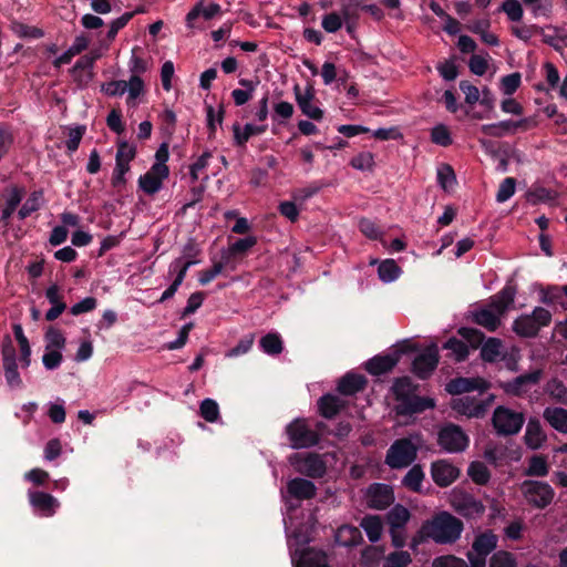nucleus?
<instances>
[{
    "label": "nucleus",
    "mask_w": 567,
    "mask_h": 567,
    "mask_svg": "<svg viewBox=\"0 0 567 567\" xmlns=\"http://www.w3.org/2000/svg\"><path fill=\"white\" fill-rule=\"evenodd\" d=\"M463 522L449 512H440L425 520L420 528L421 538H430L436 544H454L461 538Z\"/></svg>",
    "instance_id": "f257e3e1"
},
{
    "label": "nucleus",
    "mask_w": 567,
    "mask_h": 567,
    "mask_svg": "<svg viewBox=\"0 0 567 567\" xmlns=\"http://www.w3.org/2000/svg\"><path fill=\"white\" fill-rule=\"evenodd\" d=\"M515 296V286L506 285L498 293L491 298L486 307L473 313L474 321L488 331H495L501 326L502 317L514 303Z\"/></svg>",
    "instance_id": "f03ea898"
},
{
    "label": "nucleus",
    "mask_w": 567,
    "mask_h": 567,
    "mask_svg": "<svg viewBox=\"0 0 567 567\" xmlns=\"http://www.w3.org/2000/svg\"><path fill=\"white\" fill-rule=\"evenodd\" d=\"M392 391L398 402L395 411L400 415L421 413L435 406L433 399L422 398L415 394V386L409 378L395 380Z\"/></svg>",
    "instance_id": "7ed1b4c3"
},
{
    "label": "nucleus",
    "mask_w": 567,
    "mask_h": 567,
    "mask_svg": "<svg viewBox=\"0 0 567 567\" xmlns=\"http://www.w3.org/2000/svg\"><path fill=\"white\" fill-rule=\"evenodd\" d=\"M551 313L545 308L536 307L532 313L522 315L513 322V331L523 338H533L539 330L549 326Z\"/></svg>",
    "instance_id": "20e7f679"
},
{
    "label": "nucleus",
    "mask_w": 567,
    "mask_h": 567,
    "mask_svg": "<svg viewBox=\"0 0 567 567\" xmlns=\"http://www.w3.org/2000/svg\"><path fill=\"white\" fill-rule=\"evenodd\" d=\"M519 491L526 503L535 508L543 509L551 504L555 497L554 488L546 482L526 480Z\"/></svg>",
    "instance_id": "39448f33"
},
{
    "label": "nucleus",
    "mask_w": 567,
    "mask_h": 567,
    "mask_svg": "<svg viewBox=\"0 0 567 567\" xmlns=\"http://www.w3.org/2000/svg\"><path fill=\"white\" fill-rule=\"evenodd\" d=\"M417 446L410 439L396 440L386 451L385 464L391 468H404L416 458Z\"/></svg>",
    "instance_id": "423d86ee"
},
{
    "label": "nucleus",
    "mask_w": 567,
    "mask_h": 567,
    "mask_svg": "<svg viewBox=\"0 0 567 567\" xmlns=\"http://www.w3.org/2000/svg\"><path fill=\"white\" fill-rule=\"evenodd\" d=\"M286 434L292 449H307L319 442V434L313 431L306 419H296L286 426Z\"/></svg>",
    "instance_id": "0eeeda50"
},
{
    "label": "nucleus",
    "mask_w": 567,
    "mask_h": 567,
    "mask_svg": "<svg viewBox=\"0 0 567 567\" xmlns=\"http://www.w3.org/2000/svg\"><path fill=\"white\" fill-rule=\"evenodd\" d=\"M497 542V536L491 530L476 535L467 553L471 567H485L486 557L496 548Z\"/></svg>",
    "instance_id": "6e6552de"
},
{
    "label": "nucleus",
    "mask_w": 567,
    "mask_h": 567,
    "mask_svg": "<svg viewBox=\"0 0 567 567\" xmlns=\"http://www.w3.org/2000/svg\"><path fill=\"white\" fill-rule=\"evenodd\" d=\"M524 421L525 417L523 413L505 406H497L492 417L494 429L502 435L517 434L520 431Z\"/></svg>",
    "instance_id": "1a4fd4ad"
},
{
    "label": "nucleus",
    "mask_w": 567,
    "mask_h": 567,
    "mask_svg": "<svg viewBox=\"0 0 567 567\" xmlns=\"http://www.w3.org/2000/svg\"><path fill=\"white\" fill-rule=\"evenodd\" d=\"M493 400V395H488L486 399L465 395L452 399L450 405L457 414L464 415L468 419H480L486 414Z\"/></svg>",
    "instance_id": "9d476101"
},
{
    "label": "nucleus",
    "mask_w": 567,
    "mask_h": 567,
    "mask_svg": "<svg viewBox=\"0 0 567 567\" xmlns=\"http://www.w3.org/2000/svg\"><path fill=\"white\" fill-rule=\"evenodd\" d=\"M450 505L456 513L465 518H478L485 512V506L481 501L460 489L452 491Z\"/></svg>",
    "instance_id": "9b49d317"
},
{
    "label": "nucleus",
    "mask_w": 567,
    "mask_h": 567,
    "mask_svg": "<svg viewBox=\"0 0 567 567\" xmlns=\"http://www.w3.org/2000/svg\"><path fill=\"white\" fill-rule=\"evenodd\" d=\"M437 442L444 451L460 453L468 446L470 439L461 426L449 423L440 430Z\"/></svg>",
    "instance_id": "f8f14e48"
},
{
    "label": "nucleus",
    "mask_w": 567,
    "mask_h": 567,
    "mask_svg": "<svg viewBox=\"0 0 567 567\" xmlns=\"http://www.w3.org/2000/svg\"><path fill=\"white\" fill-rule=\"evenodd\" d=\"M1 354L8 385L10 388H21L23 383L18 371L17 352L10 336L3 338Z\"/></svg>",
    "instance_id": "ddd939ff"
},
{
    "label": "nucleus",
    "mask_w": 567,
    "mask_h": 567,
    "mask_svg": "<svg viewBox=\"0 0 567 567\" xmlns=\"http://www.w3.org/2000/svg\"><path fill=\"white\" fill-rule=\"evenodd\" d=\"M290 463L298 473L310 477H321L326 473V464L318 454H295Z\"/></svg>",
    "instance_id": "4468645a"
},
{
    "label": "nucleus",
    "mask_w": 567,
    "mask_h": 567,
    "mask_svg": "<svg viewBox=\"0 0 567 567\" xmlns=\"http://www.w3.org/2000/svg\"><path fill=\"white\" fill-rule=\"evenodd\" d=\"M394 499L393 488L386 484L374 483L365 492L367 504L373 509H384L393 504Z\"/></svg>",
    "instance_id": "2eb2a0df"
},
{
    "label": "nucleus",
    "mask_w": 567,
    "mask_h": 567,
    "mask_svg": "<svg viewBox=\"0 0 567 567\" xmlns=\"http://www.w3.org/2000/svg\"><path fill=\"white\" fill-rule=\"evenodd\" d=\"M439 348L431 344L423 352L415 357L413 361V373L420 379L429 378L436 369L439 363Z\"/></svg>",
    "instance_id": "dca6fc26"
},
{
    "label": "nucleus",
    "mask_w": 567,
    "mask_h": 567,
    "mask_svg": "<svg viewBox=\"0 0 567 567\" xmlns=\"http://www.w3.org/2000/svg\"><path fill=\"white\" fill-rule=\"evenodd\" d=\"M489 383L480 377L476 378H455L445 385L447 393L452 395H460L472 391L483 393L488 390Z\"/></svg>",
    "instance_id": "f3484780"
},
{
    "label": "nucleus",
    "mask_w": 567,
    "mask_h": 567,
    "mask_svg": "<svg viewBox=\"0 0 567 567\" xmlns=\"http://www.w3.org/2000/svg\"><path fill=\"white\" fill-rule=\"evenodd\" d=\"M431 476L440 487H446L457 480L460 470L446 460H439L431 465Z\"/></svg>",
    "instance_id": "a211bd4d"
},
{
    "label": "nucleus",
    "mask_w": 567,
    "mask_h": 567,
    "mask_svg": "<svg viewBox=\"0 0 567 567\" xmlns=\"http://www.w3.org/2000/svg\"><path fill=\"white\" fill-rule=\"evenodd\" d=\"M168 168L155 167L152 165L144 175L140 176L138 186L144 193L154 195L162 188L163 182L168 177Z\"/></svg>",
    "instance_id": "6ab92c4d"
},
{
    "label": "nucleus",
    "mask_w": 567,
    "mask_h": 567,
    "mask_svg": "<svg viewBox=\"0 0 567 567\" xmlns=\"http://www.w3.org/2000/svg\"><path fill=\"white\" fill-rule=\"evenodd\" d=\"M28 496L31 506L45 517L53 516L60 506L59 501L54 496L44 492L31 491Z\"/></svg>",
    "instance_id": "aec40b11"
},
{
    "label": "nucleus",
    "mask_w": 567,
    "mask_h": 567,
    "mask_svg": "<svg viewBox=\"0 0 567 567\" xmlns=\"http://www.w3.org/2000/svg\"><path fill=\"white\" fill-rule=\"evenodd\" d=\"M539 380L540 371H533L522 374L512 381L504 382L502 388L507 394L522 395L526 393L532 385L538 383Z\"/></svg>",
    "instance_id": "412c9836"
},
{
    "label": "nucleus",
    "mask_w": 567,
    "mask_h": 567,
    "mask_svg": "<svg viewBox=\"0 0 567 567\" xmlns=\"http://www.w3.org/2000/svg\"><path fill=\"white\" fill-rule=\"evenodd\" d=\"M400 360V353L394 352L385 355H375L367 364V371L372 375H381L391 371Z\"/></svg>",
    "instance_id": "4be33fe9"
},
{
    "label": "nucleus",
    "mask_w": 567,
    "mask_h": 567,
    "mask_svg": "<svg viewBox=\"0 0 567 567\" xmlns=\"http://www.w3.org/2000/svg\"><path fill=\"white\" fill-rule=\"evenodd\" d=\"M221 12L218 3L205 4V0L198 1L186 16V23L188 28H194L195 20L203 17L205 20H210Z\"/></svg>",
    "instance_id": "5701e85b"
},
{
    "label": "nucleus",
    "mask_w": 567,
    "mask_h": 567,
    "mask_svg": "<svg viewBox=\"0 0 567 567\" xmlns=\"http://www.w3.org/2000/svg\"><path fill=\"white\" fill-rule=\"evenodd\" d=\"M296 91V101L301 110V112L316 121H319L323 116V112L320 107H318L316 104H313V92L311 90H307L305 93H301L299 91V87H295Z\"/></svg>",
    "instance_id": "b1692460"
},
{
    "label": "nucleus",
    "mask_w": 567,
    "mask_h": 567,
    "mask_svg": "<svg viewBox=\"0 0 567 567\" xmlns=\"http://www.w3.org/2000/svg\"><path fill=\"white\" fill-rule=\"evenodd\" d=\"M346 405V402L333 394H326L318 401L320 414L326 419L334 417Z\"/></svg>",
    "instance_id": "393cba45"
},
{
    "label": "nucleus",
    "mask_w": 567,
    "mask_h": 567,
    "mask_svg": "<svg viewBox=\"0 0 567 567\" xmlns=\"http://www.w3.org/2000/svg\"><path fill=\"white\" fill-rule=\"evenodd\" d=\"M288 493L299 499H310L316 495V486L305 478H293L288 483Z\"/></svg>",
    "instance_id": "a878e982"
},
{
    "label": "nucleus",
    "mask_w": 567,
    "mask_h": 567,
    "mask_svg": "<svg viewBox=\"0 0 567 567\" xmlns=\"http://www.w3.org/2000/svg\"><path fill=\"white\" fill-rule=\"evenodd\" d=\"M543 417L559 433L567 434V410L563 408H546Z\"/></svg>",
    "instance_id": "bb28decb"
},
{
    "label": "nucleus",
    "mask_w": 567,
    "mask_h": 567,
    "mask_svg": "<svg viewBox=\"0 0 567 567\" xmlns=\"http://www.w3.org/2000/svg\"><path fill=\"white\" fill-rule=\"evenodd\" d=\"M483 361L493 363L504 358L503 342L497 338H488L481 348Z\"/></svg>",
    "instance_id": "cd10ccee"
},
{
    "label": "nucleus",
    "mask_w": 567,
    "mask_h": 567,
    "mask_svg": "<svg viewBox=\"0 0 567 567\" xmlns=\"http://www.w3.org/2000/svg\"><path fill=\"white\" fill-rule=\"evenodd\" d=\"M524 440L526 445L532 450L539 449L546 440V434L544 433L539 421L529 420L526 426V432L524 435Z\"/></svg>",
    "instance_id": "c85d7f7f"
},
{
    "label": "nucleus",
    "mask_w": 567,
    "mask_h": 567,
    "mask_svg": "<svg viewBox=\"0 0 567 567\" xmlns=\"http://www.w3.org/2000/svg\"><path fill=\"white\" fill-rule=\"evenodd\" d=\"M365 385V379L359 374H346L338 383V391L344 395H352Z\"/></svg>",
    "instance_id": "c756f323"
},
{
    "label": "nucleus",
    "mask_w": 567,
    "mask_h": 567,
    "mask_svg": "<svg viewBox=\"0 0 567 567\" xmlns=\"http://www.w3.org/2000/svg\"><path fill=\"white\" fill-rule=\"evenodd\" d=\"M361 528L365 532L370 542H378L383 532V524L379 516L368 515L362 518L360 523Z\"/></svg>",
    "instance_id": "7c9ffc66"
},
{
    "label": "nucleus",
    "mask_w": 567,
    "mask_h": 567,
    "mask_svg": "<svg viewBox=\"0 0 567 567\" xmlns=\"http://www.w3.org/2000/svg\"><path fill=\"white\" fill-rule=\"evenodd\" d=\"M410 518V511L401 504L394 505L386 514V522L390 528H405Z\"/></svg>",
    "instance_id": "2f4dec72"
},
{
    "label": "nucleus",
    "mask_w": 567,
    "mask_h": 567,
    "mask_svg": "<svg viewBox=\"0 0 567 567\" xmlns=\"http://www.w3.org/2000/svg\"><path fill=\"white\" fill-rule=\"evenodd\" d=\"M266 125L246 124L243 128L239 124H234V137L237 145H244L251 136L260 135L266 131Z\"/></svg>",
    "instance_id": "473e14b6"
},
{
    "label": "nucleus",
    "mask_w": 567,
    "mask_h": 567,
    "mask_svg": "<svg viewBox=\"0 0 567 567\" xmlns=\"http://www.w3.org/2000/svg\"><path fill=\"white\" fill-rule=\"evenodd\" d=\"M424 472L421 465L412 466L402 480V485L409 491L420 493L424 481Z\"/></svg>",
    "instance_id": "72a5a7b5"
},
{
    "label": "nucleus",
    "mask_w": 567,
    "mask_h": 567,
    "mask_svg": "<svg viewBox=\"0 0 567 567\" xmlns=\"http://www.w3.org/2000/svg\"><path fill=\"white\" fill-rule=\"evenodd\" d=\"M297 567H329L327 557L322 551L315 549L305 550L297 564Z\"/></svg>",
    "instance_id": "f704fd0d"
},
{
    "label": "nucleus",
    "mask_w": 567,
    "mask_h": 567,
    "mask_svg": "<svg viewBox=\"0 0 567 567\" xmlns=\"http://www.w3.org/2000/svg\"><path fill=\"white\" fill-rule=\"evenodd\" d=\"M497 124H498V127L501 128L502 133L504 135H506L508 133H514L517 130H522V131L530 130L537 125V121L535 120V117H524V118H520L519 121H511V120L501 121Z\"/></svg>",
    "instance_id": "c9c22d12"
},
{
    "label": "nucleus",
    "mask_w": 567,
    "mask_h": 567,
    "mask_svg": "<svg viewBox=\"0 0 567 567\" xmlns=\"http://www.w3.org/2000/svg\"><path fill=\"white\" fill-rule=\"evenodd\" d=\"M534 18H550L553 0H523Z\"/></svg>",
    "instance_id": "e433bc0d"
},
{
    "label": "nucleus",
    "mask_w": 567,
    "mask_h": 567,
    "mask_svg": "<svg viewBox=\"0 0 567 567\" xmlns=\"http://www.w3.org/2000/svg\"><path fill=\"white\" fill-rule=\"evenodd\" d=\"M259 346L262 351L270 355H277L282 352L284 344L280 336L276 332H270L259 340Z\"/></svg>",
    "instance_id": "4c0bfd02"
},
{
    "label": "nucleus",
    "mask_w": 567,
    "mask_h": 567,
    "mask_svg": "<svg viewBox=\"0 0 567 567\" xmlns=\"http://www.w3.org/2000/svg\"><path fill=\"white\" fill-rule=\"evenodd\" d=\"M13 332L19 343L22 367L28 368L31 363V347L28 338L24 336L23 329L20 324L13 326Z\"/></svg>",
    "instance_id": "58836bf2"
},
{
    "label": "nucleus",
    "mask_w": 567,
    "mask_h": 567,
    "mask_svg": "<svg viewBox=\"0 0 567 567\" xmlns=\"http://www.w3.org/2000/svg\"><path fill=\"white\" fill-rule=\"evenodd\" d=\"M361 539L359 528L353 526H342L337 530L336 540L342 546H354Z\"/></svg>",
    "instance_id": "ea45409f"
},
{
    "label": "nucleus",
    "mask_w": 567,
    "mask_h": 567,
    "mask_svg": "<svg viewBox=\"0 0 567 567\" xmlns=\"http://www.w3.org/2000/svg\"><path fill=\"white\" fill-rule=\"evenodd\" d=\"M444 349L451 351V357L457 362L464 361L470 354L468 346L457 338H450Z\"/></svg>",
    "instance_id": "a19ab883"
},
{
    "label": "nucleus",
    "mask_w": 567,
    "mask_h": 567,
    "mask_svg": "<svg viewBox=\"0 0 567 567\" xmlns=\"http://www.w3.org/2000/svg\"><path fill=\"white\" fill-rule=\"evenodd\" d=\"M545 392L555 401L567 403V386L558 379H551L547 382Z\"/></svg>",
    "instance_id": "79ce46f5"
},
{
    "label": "nucleus",
    "mask_w": 567,
    "mask_h": 567,
    "mask_svg": "<svg viewBox=\"0 0 567 567\" xmlns=\"http://www.w3.org/2000/svg\"><path fill=\"white\" fill-rule=\"evenodd\" d=\"M400 267L393 259H386L380 262L378 268L379 278L383 282H391L395 280L400 275Z\"/></svg>",
    "instance_id": "37998d69"
},
{
    "label": "nucleus",
    "mask_w": 567,
    "mask_h": 567,
    "mask_svg": "<svg viewBox=\"0 0 567 567\" xmlns=\"http://www.w3.org/2000/svg\"><path fill=\"white\" fill-rule=\"evenodd\" d=\"M549 466L545 456L534 455L530 457L528 467L525 471V474L528 476H540L544 477L548 474Z\"/></svg>",
    "instance_id": "c03bdc74"
},
{
    "label": "nucleus",
    "mask_w": 567,
    "mask_h": 567,
    "mask_svg": "<svg viewBox=\"0 0 567 567\" xmlns=\"http://www.w3.org/2000/svg\"><path fill=\"white\" fill-rule=\"evenodd\" d=\"M511 31L517 39L528 42L535 34L544 33V27L537 24L513 25Z\"/></svg>",
    "instance_id": "a18cd8bd"
},
{
    "label": "nucleus",
    "mask_w": 567,
    "mask_h": 567,
    "mask_svg": "<svg viewBox=\"0 0 567 567\" xmlns=\"http://www.w3.org/2000/svg\"><path fill=\"white\" fill-rule=\"evenodd\" d=\"M23 197V190L18 187H12L9 192L6 207L2 210V220H8L10 216L13 214L20 202Z\"/></svg>",
    "instance_id": "49530a36"
},
{
    "label": "nucleus",
    "mask_w": 567,
    "mask_h": 567,
    "mask_svg": "<svg viewBox=\"0 0 567 567\" xmlns=\"http://www.w3.org/2000/svg\"><path fill=\"white\" fill-rule=\"evenodd\" d=\"M467 473L473 482L480 485L486 484L489 480V471L487 466L482 462L471 463Z\"/></svg>",
    "instance_id": "de8ad7c7"
},
{
    "label": "nucleus",
    "mask_w": 567,
    "mask_h": 567,
    "mask_svg": "<svg viewBox=\"0 0 567 567\" xmlns=\"http://www.w3.org/2000/svg\"><path fill=\"white\" fill-rule=\"evenodd\" d=\"M199 412L202 417L209 423L216 422L219 417V406L217 402L212 399L202 401Z\"/></svg>",
    "instance_id": "09e8293b"
},
{
    "label": "nucleus",
    "mask_w": 567,
    "mask_h": 567,
    "mask_svg": "<svg viewBox=\"0 0 567 567\" xmlns=\"http://www.w3.org/2000/svg\"><path fill=\"white\" fill-rule=\"evenodd\" d=\"M501 10L514 22L520 21L524 14L523 7L518 0H505L502 3Z\"/></svg>",
    "instance_id": "8fccbe9b"
},
{
    "label": "nucleus",
    "mask_w": 567,
    "mask_h": 567,
    "mask_svg": "<svg viewBox=\"0 0 567 567\" xmlns=\"http://www.w3.org/2000/svg\"><path fill=\"white\" fill-rule=\"evenodd\" d=\"M412 561L409 551L400 550L391 553L383 564V567H408Z\"/></svg>",
    "instance_id": "3c124183"
},
{
    "label": "nucleus",
    "mask_w": 567,
    "mask_h": 567,
    "mask_svg": "<svg viewBox=\"0 0 567 567\" xmlns=\"http://www.w3.org/2000/svg\"><path fill=\"white\" fill-rule=\"evenodd\" d=\"M42 194L39 192H34L30 195V197L24 202L22 207L19 210V217L24 219L33 212L38 210L41 206Z\"/></svg>",
    "instance_id": "603ef678"
},
{
    "label": "nucleus",
    "mask_w": 567,
    "mask_h": 567,
    "mask_svg": "<svg viewBox=\"0 0 567 567\" xmlns=\"http://www.w3.org/2000/svg\"><path fill=\"white\" fill-rule=\"evenodd\" d=\"M47 346L49 350H60L65 344V338L62 332L55 328H50L45 333Z\"/></svg>",
    "instance_id": "864d4df0"
},
{
    "label": "nucleus",
    "mask_w": 567,
    "mask_h": 567,
    "mask_svg": "<svg viewBox=\"0 0 567 567\" xmlns=\"http://www.w3.org/2000/svg\"><path fill=\"white\" fill-rule=\"evenodd\" d=\"M489 567H516V559L513 554L499 550L492 556Z\"/></svg>",
    "instance_id": "5fc2aeb1"
},
{
    "label": "nucleus",
    "mask_w": 567,
    "mask_h": 567,
    "mask_svg": "<svg viewBox=\"0 0 567 567\" xmlns=\"http://www.w3.org/2000/svg\"><path fill=\"white\" fill-rule=\"evenodd\" d=\"M516 181L513 177L505 178L497 190L496 200L498 203H504L508 200L515 193Z\"/></svg>",
    "instance_id": "6e6d98bb"
},
{
    "label": "nucleus",
    "mask_w": 567,
    "mask_h": 567,
    "mask_svg": "<svg viewBox=\"0 0 567 567\" xmlns=\"http://www.w3.org/2000/svg\"><path fill=\"white\" fill-rule=\"evenodd\" d=\"M351 166L359 171H369L374 165L373 154L370 152H362L355 155L351 162Z\"/></svg>",
    "instance_id": "4d7b16f0"
},
{
    "label": "nucleus",
    "mask_w": 567,
    "mask_h": 567,
    "mask_svg": "<svg viewBox=\"0 0 567 567\" xmlns=\"http://www.w3.org/2000/svg\"><path fill=\"white\" fill-rule=\"evenodd\" d=\"M321 25L328 33H334L342 28L343 20L339 13L330 12L323 16Z\"/></svg>",
    "instance_id": "13d9d810"
},
{
    "label": "nucleus",
    "mask_w": 567,
    "mask_h": 567,
    "mask_svg": "<svg viewBox=\"0 0 567 567\" xmlns=\"http://www.w3.org/2000/svg\"><path fill=\"white\" fill-rule=\"evenodd\" d=\"M127 90V83L123 80L110 81L101 85V91L109 96H121Z\"/></svg>",
    "instance_id": "bf43d9fd"
},
{
    "label": "nucleus",
    "mask_w": 567,
    "mask_h": 567,
    "mask_svg": "<svg viewBox=\"0 0 567 567\" xmlns=\"http://www.w3.org/2000/svg\"><path fill=\"white\" fill-rule=\"evenodd\" d=\"M254 341L255 336L252 333L246 336L245 338L239 340L236 347L226 352V357L234 358L247 353L251 349Z\"/></svg>",
    "instance_id": "052dcab7"
},
{
    "label": "nucleus",
    "mask_w": 567,
    "mask_h": 567,
    "mask_svg": "<svg viewBox=\"0 0 567 567\" xmlns=\"http://www.w3.org/2000/svg\"><path fill=\"white\" fill-rule=\"evenodd\" d=\"M437 179L444 189L452 187L455 183V174L453 168L447 164L441 165L437 168Z\"/></svg>",
    "instance_id": "680f3d73"
},
{
    "label": "nucleus",
    "mask_w": 567,
    "mask_h": 567,
    "mask_svg": "<svg viewBox=\"0 0 567 567\" xmlns=\"http://www.w3.org/2000/svg\"><path fill=\"white\" fill-rule=\"evenodd\" d=\"M432 567H468L467 563L453 555H444L434 558Z\"/></svg>",
    "instance_id": "e2e57ef3"
},
{
    "label": "nucleus",
    "mask_w": 567,
    "mask_h": 567,
    "mask_svg": "<svg viewBox=\"0 0 567 567\" xmlns=\"http://www.w3.org/2000/svg\"><path fill=\"white\" fill-rule=\"evenodd\" d=\"M520 85V74L512 73L501 80V87L504 94L512 95Z\"/></svg>",
    "instance_id": "0e129e2a"
},
{
    "label": "nucleus",
    "mask_w": 567,
    "mask_h": 567,
    "mask_svg": "<svg viewBox=\"0 0 567 567\" xmlns=\"http://www.w3.org/2000/svg\"><path fill=\"white\" fill-rule=\"evenodd\" d=\"M127 83V101L137 99L144 92V82L138 75H132Z\"/></svg>",
    "instance_id": "69168bd1"
},
{
    "label": "nucleus",
    "mask_w": 567,
    "mask_h": 567,
    "mask_svg": "<svg viewBox=\"0 0 567 567\" xmlns=\"http://www.w3.org/2000/svg\"><path fill=\"white\" fill-rule=\"evenodd\" d=\"M257 244V239L254 236H249L246 238L238 239L233 245L229 246V254L230 255H239L245 254L247 250H249L251 247H254Z\"/></svg>",
    "instance_id": "338daca9"
},
{
    "label": "nucleus",
    "mask_w": 567,
    "mask_h": 567,
    "mask_svg": "<svg viewBox=\"0 0 567 567\" xmlns=\"http://www.w3.org/2000/svg\"><path fill=\"white\" fill-rule=\"evenodd\" d=\"M431 137L435 144H439L442 146H449L452 144V138H451L450 132H449L447 127L444 125H437V126L433 127Z\"/></svg>",
    "instance_id": "774afa93"
}]
</instances>
